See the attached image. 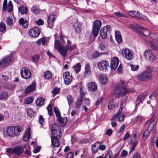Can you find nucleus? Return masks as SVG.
<instances>
[{"label":"nucleus","mask_w":158,"mask_h":158,"mask_svg":"<svg viewBox=\"0 0 158 158\" xmlns=\"http://www.w3.org/2000/svg\"><path fill=\"white\" fill-rule=\"evenodd\" d=\"M21 128L19 126H10L8 127L6 130L7 135L9 136L18 135L21 132Z\"/></svg>","instance_id":"nucleus-1"},{"label":"nucleus","mask_w":158,"mask_h":158,"mask_svg":"<svg viewBox=\"0 0 158 158\" xmlns=\"http://www.w3.org/2000/svg\"><path fill=\"white\" fill-rule=\"evenodd\" d=\"M152 74L145 71L137 75L136 77L138 81H147L152 78Z\"/></svg>","instance_id":"nucleus-2"},{"label":"nucleus","mask_w":158,"mask_h":158,"mask_svg":"<svg viewBox=\"0 0 158 158\" xmlns=\"http://www.w3.org/2000/svg\"><path fill=\"white\" fill-rule=\"evenodd\" d=\"M143 56L147 60L150 62L153 61L156 59L155 56L150 50H147L144 52Z\"/></svg>","instance_id":"nucleus-3"},{"label":"nucleus","mask_w":158,"mask_h":158,"mask_svg":"<svg viewBox=\"0 0 158 158\" xmlns=\"http://www.w3.org/2000/svg\"><path fill=\"white\" fill-rule=\"evenodd\" d=\"M21 77L24 79L29 78L31 76V72L30 69L27 67H23L20 70Z\"/></svg>","instance_id":"nucleus-4"},{"label":"nucleus","mask_w":158,"mask_h":158,"mask_svg":"<svg viewBox=\"0 0 158 158\" xmlns=\"http://www.w3.org/2000/svg\"><path fill=\"white\" fill-rule=\"evenodd\" d=\"M123 56L127 60H130L132 59L133 55L132 52L128 48L123 49L122 52Z\"/></svg>","instance_id":"nucleus-5"},{"label":"nucleus","mask_w":158,"mask_h":158,"mask_svg":"<svg viewBox=\"0 0 158 158\" xmlns=\"http://www.w3.org/2000/svg\"><path fill=\"white\" fill-rule=\"evenodd\" d=\"M40 33V30L39 27H35L30 29L29 31L30 36L32 38L38 37Z\"/></svg>","instance_id":"nucleus-6"},{"label":"nucleus","mask_w":158,"mask_h":158,"mask_svg":"<svg viewBox=\"0 0 158 158\" xmlns=\"http://www.w3.org/2000/svg\"><path fill=\"white\" fill-rule=\"evenodd\" d=\"M132 92L131 89H114V93L117 97L119 98L123 96L127 93Z\"/></svg>","instance_id":"nucleus-7"},{"label":"nucleus","mask_w":158,"mask_h":158,"mask_svg":"<svg viewBox=\"0 0 158 158\" xmlns=\"http://www.w3.org/2000/svg\"><path fill=\"white\" fill-rule=\"evenodd\" d=\"M129 15L131 16L142 20H145L146 18L137 11H129Z\"/></svg>","instance_id":"nucleus-8"},{"label":"nucleus","mask_w":158,"mask_h":158,"mask_svg":"<svg viewBox=\"0 0 158 158\" xmlns=\"http://www.w3.org/2000/svg\"><path fill=\"white\" fill-rule=\"evenodd\" d=\"M63 77L65 84L66 85L69 84L72 80V74L69 71L65 72L64 73Z\"/></svg>","instance_id":"nucleus-9"},{"label":"nucleus","mask_w":158,"mask_h":158,"mask_svg":"<svg viewBox=\"0 0 158 158\" xmlns=\"http://www.w3.org/2000/svg\"><path fill=\"white\" fill-rule=\"evenodd\" d=\"M98 65L100 70L102 71H106L108 67H109L107 62L105 60H103L98 62Z\"/></svg>","instance_id":"nucleus-10"},{"label":"nucleus","mask_w":158,"mask_h":158,"mask_svg":"<svg viewBox=\"0 0 158 158\" xmlns=\"http://www.w3.org/2000/svg\"><path fill=\"white\" fill-rule=\"evenodd\" d=\"M26 146H18L14 148V153L18 156L21 155L23 153Z\"/></svg>","instance_id":"nucleus-11"},{"label":"nucleus","mask_w":158,"mask_h":158,"mask_svg":"<svg viewBox=\"0 0 158 158\" xmlns=\"http://www.w3.org/2000/svg\"><path fill=\"white\" fill-rule=\"evenodd\" d=\"M110 29L109 25L103 27L100 30V34L101 37L103 39H106L107 36V32Z\"/></svg>","instance_id":"nucleus-12"},{"label":"nucleus","mask_w":158,"mask_h":158,"mask_svg":"<svg viewBox=\"0 0 158 158\" xmlns=\"http://www.w3.org/2000/svg\"><path fill=\"white\" fill-rule=\"evenodd\" d=\"M61 138L60 135H55V136L51 137L52 143V145L56 147H58L59 145V139Z\"/></svg>","instance_id":"nucleus-13"},{"label":"nucleus","mask_w":158,"mask_h":158,"mask_svg":"<svg viewBox=\"0 0 158 158\" xmlns=\"http://www.w3.org/2000/svg\"><path fill=\"white\" fill-rule=\"evenodd\" d=\"M12 55L6 56L0 61V64L3 65H7L12 61Z\"/></svg>","instance_id":"nucleus-14"},{"label":"nucleus","mask_w":158,"mask_h":158,"mask_svg":"<svg viewBox=\"0 0 158 158\" xmlns=\"http://www.w3.org/2000/svg\"><path fill=\"white\" fill-rule=\"evenodd\" d=\"M51 134L53 136H55V135L60 134V131L56 124H53L51 126Z\"/></svg>","instance_id":"nucleus-15"},{"label":"nucleus","mask_w":158,"mask_h":158,"mask_svg":"<svg viewBox=\"0 0 158 158\" xmlns=\"http://www.w3.org/2000/svg\"><path fill=\"white\" fill-rule=\"evenodd\" d=\"M119 63L118 59L117 57L113 58L111 59L110 67L114 70H115L117 67Z\"/></svg>","instance_id":"nucleus-16"},{"label":"nucleus","mask_w":158,"mask_h":158,"mask_svg":"<svg viewBox=\"0 0 158 158\" xmlns=\"http://www.w3.org/2000/svg\"><path fill=\"white\" fill-rule=\"evenodd\" d=\"M58 51L61 55L64 57L67 55L68 50L66 47L61 46L58 49Z\"/></svg>","instance_id":"nucleus-17"},{"label":"nucleus","mask_w":158,"mask_h":158,"mask_svg":"<svg viewBox=\"0 0 158 158\" xmlns=\"http://www.w3.org/2000/svg\"><path fill=\"white\" fill-rule=\"evenodd\" d=\"M31 131V129L30 128H28L26 130L23 138V141H26L30 138Z\"/></svg>","instance_id":"nucleus-18"},{"label":"nucleus","mask_w":158,"mask_h":158,"mask_svg":"<svg viewBox=\"0 0 158 158\" xmlns=\"http://www.w3.org/2000/svg\"><path fill=\"white\" fill-rule=\"evenodd\" d=\"M137 138V135L135 133H133L132 134L131 136V139L130 141V143L132 145L136 146L137 144V141H136V139Z\"/></svg>","instance_id":"nucleus-19"},{"label":"nucleus","mask_w":158,"mask_h":158,"mask_svg":"<svg viewBox=\"0 0 158 158\" xmlns=\"http://www.w3.org/2000/svg\"><path fill=\"white\" fill-rule=\"evenodd\" d=\"M56 15L55 14H51L48 17L47 22L48 25L50 26V24L52 25L55 21Z\"/></svg>","instance_id":"nucleus-20"},{"label":"nucleus","mask_w":158,"mask_h":158,"mask_svg":"<svg viewBox=\"0 0 158 158\" xmlns=\"http://www.w3.org/2000/svg\"><path fill=\"white\" fill-rule=\"evenodd\" d=\"M130 27L132 29L136 31L138 30L139 29L143 30L144 29L145 30L147 29V28H145L137 24H131L130 25Z\"/></svg>","instance_id":"nucleus-21"},{"label":"nucleus","mask_w":158,"mask_h":158,"mask_svg":"<svg viewBox=\"0 0 158 158\" xmlns=\"http://www.w3.org/2000/svg\"><path fill=\"white\" fill-rule=\"evenodd\" d=\"M99 79L101 82L103 84H106L108 81L106 76L103 74H101L99 75Z\"/></svg>","instance_id":"nucleus-22"},{"label":"nucleus","mask_w":158,"mask_h":158,"mask_svg":"<svg viewBox=\"0 0 158 158\" xmlns=\"http://www.w3.org/2000/svg\"><path fill=\"white\" fill-rule=\"evenodd\" d=\"M58 121L60 123L61 126L62 127L64 126L67 123V119L66 117L63 118L60 117L57 118Z\"/></svg>","instance_id":"nucleus-23"},{"label":"nucleus","mask_w":158,"mask_h":158,"mask_svg":"<svg viewBox=\"0 0 158 158\" xmlns=\"http://www.w3.org/2000/svg\"><path fill=\"white\" fill-rule=\"evenodd\" d=\"M115 37L117 42L120 44L122 41V36L120 32L118 31H115Z\"/></svg>","instance_id":"nucleus-24"},{"label":"nucleus","mask_w":158,"mask_h":158,"mask_svg":"<svg viewBox=\"0 0 158 158\" xmlns=\"http://www.w3.org/2000/svg\"><path fill=\"white\" fill-rule=\"evenodd\" d=\"M119 115V114L116 113V114H114L112 118L111 119L112 121L111 126L113 127H115L117 126V123L115 121L117 120Z\"/></svg>","instance_id":"nucleus-25"},{"label":"nucleus","mask_w":158,"mask_h":158,"mask_svg":"<svg viewBox=\"0 0 158 158\" xmlns=\"http://www.w3.org/2000/svg\"><path fill=\"white\" fill-rule=\"evenodd\" d=\"M19 23L21 24L24 28H26L28 25V23L26 20H24L23 18H21L19 20Z\"/></svg>","instance_id":"nucleus-26"},{"label":"nucleus","mask_w":158,"mask_h":158,"mask_svg":"<svg viewBox=\"0 0 158 158\" xmlns=\"http://www.w3.org/2000/svg\"><path fill=\"white\" fill-rule=\"evenodd\" d=\"M45 99L41 97L38 98L35 101L36 105L40 106L44 104Z\"/></svg>","instance_id":"nucleus-27"},{"label":"nucleus","mask_w":158,"mask_h":158,"mask_svg":"<svg viewBox=\"0 0 158 158\" xmlns=\"http://www.w3.org/2000/svg\"><path fill=\"white\" fill-rule=\"evenodd\" d=\"M18 10L19 11L23 14H26L28 12L27 8L23 5L21 6L19 8Z\"/></svg>","instance_id":"nucleus-28"},{"label":"nucleus","mask_w":158,"mask_h":158,"mask_svg":"<svg viewBox=\"0 0 158 158\" xmlns=\"http://www.w3.org/2000/svg\"><path fill=\"white\" fill-rule=\"evenodd\" d=\"M87 86L88 89H97V84L93 82H91L88 83Z\"/></svg>","instance_id":"nucleus-29"},{"label":"nucleus","mask_w":158,"mask_h":158,"mask_svg":"<svg viewBox=\"0 0 158 158\" xmlns=\"http://www.w3.org/2000/svg\"><path fill=\"white\" fill-rule=\"evenodd\" d=\"M120 82L121 84H119L117 85L116 89H127V86L126 83L122 81H121Z\"/></svg>","instance_id":"nucleus-30"},{"label":"nucleus","mask_w":158,"mask_h":158,"mask_svg":"<svg viewBox=\"0 0 158 158\" xmlns=\"http://www.w3.org/2000/svg\"><path fill=\"white\" fill-rule=\"evenodd\" d=\"M81 66L80 63H78L74 65L73 68L74 70L76 73H78L80 71Z\"/></svg>","instance_id":"nucleus-31"},{"label":"nucleus","mask_w":158,"mask_h":158,"mask_svg":"<svg viewBox=\"0 0 158 158\" xmlns=\"http://www.w3.org/2000/svg\"><path fill=\"white\" fill-rule=\"evenodd\" d=\"M90 66L89 64H87L85 67V71L84 73V75L85 76L89 75L90 73Z\"/></svg>","instance_id":"nucleus-32"},{"label":"nucleus","mask_w":158,"mask_h":158,"mask_svg":"<svg viewBox=\"0 0 158 158\" xmlns=\"http://www.w3.org/2000/svg\"><path fill=\"white\" fill-rule=\"evenodd\" d=\"M52 76V73L49 71H46L44 73V77L46 79H50Z\"/></svg>","instance_id":"nucleus-33"},{"label":"nucleus","mask_w":158,"mask_h":158,"mask_svg":"<svg viewBox=\"0 0 158 158\" xmlns=\"http://www.w3.org/2000/svg\"><path fill=\"white\" fill-rule=\"evenodd\" d=\"M74 27L75 31L76 32L79 33L81 31V25L79 24L78 22H76L75 23Z\"/></svg>","instance_id":"nucleus-34"},{"label":"nucleus","mask_w":158,"mask_h":158,"mask_svg":"<svg viewBox=\"0 0 158 158\" xmlns=\"http://www.w3.org/2000/svg\"><path fill=\"white\" fill-rule=\"evenodd\" d=\"M150 135L149 131L148 130L145 131L143 134L142 139L144 141H145L146 139Z\"/></svg>","instance_id":"nucleus-35"},{"label":"nucleus","mask_w":158,"mask_h":158,"mask_svg":"<svg viewBox=\"0 0 158 158\" xmlns=\"http://www.w3.org/2000/svg\"><path fill=\"white\" fill-rule=\"evenodd\" d=\"M101 25L102 22L100 20H97L95 21L93 27L100 29Z\"/></svg>","instance_id":"nucleus-36"},{"label":"nucleus","mask_w":158,"mask_h":158,"mask_svg":"<svg viewBox=\"0 0 158 158\" xmlns=\"http://www.w3.org/2000/svg\"><path fill=\"white\" fill-rule=\"evenodd\" d=\"M47 42V40L46 38H42L36 41V43L40 45L41 44L43 45H44Z\"/></svg>","instance_id":"nucleus-37"},{"label":"nucleus","mask_w":158,"mask_h":158,"mask_svg":"<svg viewBox=\"0 0 158 158\" xmlns=\"http://www.w3.org/2000/svg\"><path fill=\"white\" fill-rule=\"evenodd\" d=\"M99 142H97L94 143L92 146V150L93 152H95L99 148Z\"/></svg>","instance_id":"nucleus-38"},{"label":"nucleus","mask_w":158,"mask_h":158,"mask_svg":"<svg viewBox=\"0 0 158 158\" xmlns=\"http://www.w3.org/2000/svg\"><path fill=\"white\" fill-rule=\"evenodd\" d=\"M115 105L112 100L110 101L108 105V108L109 110H113L115 108Z\"/></svg>","instance_id":"nucleus-39"},{"label":"nucleus","mask_w":158,"mask_h":158,"mask_svg":"<svg viewBox=\"0 0 158 158\" xmlns=\"http://www.w3.org/2000/svg\"><path fill=\"white\" fill-rule=\"evenodd\" d=\"M28 115L30 117H33L35 114L34 111L31 108H28L27 110Z\"/></svg>","instance_id":"nucleus-40"},{"label":"nucleus","mask_w":158,"mask_h":158,"mask_svg":"<svg viewBox=\"0 0 158 158\" xmlns=\"http://www.w3.org/2000/svg\"><path fill=\"white\" fill-rule=\"evenodd\" d=\"M83 98H78L75 104V107L77 108H79L81 106Z\"/></svg>","instance_id":"nucleus-41"},{"label":"nucleus","mask_w":158,"mask_h":158,"mask_svg":"<svg viewBox=\"0 0 158 158\" xmlns=\"http://www.w3.org/2000/svg\"><path fill=\"white\" fill-rule=\"evenodd\" d=\"M33 101V98L31 97L26 98L24 100L25 103L28 104L32 103Z\"/></svg>","instance_id":"nucleus-42"},{"label":"nucleus","mask_w":158,"mask_h":158,"mask_svg":"<svg viewBox=\"0 0 158 158\" xmlns=\"http://www.w3.org/2000/svg\"><path fill=\"white\" fill-rule=\"evenodd\" d=\"M129 65L131 68V70L133 71H136L139 68L138 65H134L131 63H129Z\"/></svg>","instance_id":"nucleus-43"},{"label":"nucleus","mask_w":158,"mask_h":158,"mask_svg":"<svg viewBox=\"0 0 158 158\" xmlns=\"http://www.w3.org/2000/svg\"><path fill=\"white\" fill-rule=\"evenodd\" d=\"M100 29L93 27L92 33L93 35L96 37L98 35Z\"/></svg>","instance_id":"nucleus-44"},{"label":"nucleus","mask_w":158,"mask_h":158,"mask_svg":"<svg viewBox=\"0 0 158 158\" xmlns=\"http://www.w3.org/2000/svg\"><path fill=\"white\" fill-rule=\"evenodd\" d=\"M54 47L55 49L58 50V49L62 45H61V43L58 40H55Z\"/></svg>","instance_id":"nucleus-45"},{"label":"nucleus","mask_w":158,"mask_h":158,"mask_svg":"<svg viewBox=\"0 0 158 158\" xmlns=\"http://www.w3.org/2000/svg\"><path fill=\"white\" fill-rule=\"evenodd\" d=\"M8 96V93L6 92H2L0 93V99H3Z\"/></svg>","instance_id":"nucleus-46"},{"label":"nucleus","mask_w":158,"mask_h":158,"mask_svg":"<svg viewBox=\"0 0 158 158\" xmlns=\"http://www.w3.org/2000/svg\"><path fill=\"white\" fill-rule=\"evenodd\" d=\"M146 96V94L143 93L141 94L140 96L137 99L136 103H139V100H143Z\"/></svg>","instance_id":"nucleus-47"},{"label":"nucleus","mask_w":158,"mask_h":158,"mask_svg":"<svg viewBox=\"0 0 158 158\" xmlns=\"http://www.w3.org/2000/svg\"><path fill=\"white\" fill-rule=\"evenodd\" d=\"M31 12L35 14H38L39 13V11L35 6H33L31 9Z\"/></svg>","instance_id":"nucleus-48"},{"label":"nucleus","mask_w":158,"mask_h":158,"mask_svg":"<svg viewBox=\"0 0 158 158\" xmlns=\"http://www.w3.org/2000/svg\"><path fill=\"white\" fill-rule=\"evenodd\" d=\"M47 110L48 111V114L51 116L52 114V104H49L47 107Z\"/></svg>","instance_id":"nucleus-49"},{"label":"nucleus","mask_w":158,"mask_h":158,"mask_svg":"<svg viewBox=\"0 0 158 158\" xmlns=\"http://www.w3.org/2000/svg\"><path fill=\"white\" fill-rule=\"evenodd\" d=\"M6 26L5 24L2 22L0 23V32L4 31L6 30Z\"/></svg>","instance_id":"nucleus-50"},{"label":"nucleus","mask_w":158,"mask_h":158,"mask_svg":"<svg viewBox=\"0 0 158 158\" xmlns=\"http://www.w3.org/2000/svg\"><path fill=\"white\" fill-rule=\"evenodd\" d=\"M54 110L57 118L60 117V112L59 109L56 107H54Z\"/></svg>","instance_id":"nucleus-51"},{"label":"nucleus","mask_w":158,"mask_h":158,"mask_svg":"<svg viewBox=\"0 0 158 158\" xmlns=\"http://www.w3.org/2000/svg\"><path fill=\"white\" fill-rule=\"evenodd\" d=\"M67 99L68 102V104L69 106L71 105L73 102V98L70 95H68L67 97Z\"/></svg>","instance_id":"nucleus-52"},{"label":"nucleus","mask_w":158,"mask_h":158,"mask_svg":"<svg viewBox=\"0 0 158 158\" xmlns=\"http://www.w3.org/2000/svg\"><path fill=\"white\" fill-rule=\"evenodd\" d=\"M7 11L9 12H11L13 10V6L11 1H9L7 7Z\"/></svg>","instance_id":"nucleus-53"},{"label":"nucleus","mask_w":158,"mask_h":158,"mask_svg":"<svg viewBox=\"0 0 158 158\" xmlns=\"http://www.w3.org/2000/svg\"><path fill=\"white\" fill-rule=\"evenodd\" d=\"M6 22L7 25L10 26L13 24V20L9 17L6 19Z\"/></svg>","instance_id":"nucleus-54"},{"label":"nucleus","mask_w":158,"mask_h":158,"mask_svg":"<svg viewBox=\"0 0 158 158\" xmlns=\"http://www.w3.org/2000/svg\"><path fill=\"white\" fill-rule=\"evenodd\" d=\"M39 56L37 55H35L32 56L31 60L34 62H36L39 59Z\"/></svg>","instance_id":"nucleus-55"},{"label":"nucleus","mask_w":158,"mask_h":158,"mask_svg":"<svg viewBox=\"0 0 158 158\" xmlns=\"http://www.w3.org/2000/svg\"><path fill=\"white\" fill-rule=\"evenodd\" d=\"M68 49V50H70L71 51L73 50L76 47V45L75 44H70V45H66L65 46Z\"/></svg>","instance_id":"nucleus-56"},{"label":"nucleus","mask_w":158,"mask_h":158,"mask_svg":"<svg viewBox=\"0 0 158 158\" xmlns=\"http://www.w3.org/2000/svg\"><path fill=\"white\" fill-rule=\"evenodd\" d=\"M124 102H122L120 104V109H119V110L118 111L117 113L116 114L120 115L122 112V110L123 109V108L124 107Z\"/></svg>","instance_id":"nucleus-57"},{"label":"nucleus","mask_w":158,"mask_h":158,"mask_svg":"<svg viewBox=\"0 0 158 158\" xmlns=\"http://www.w3.org/2000/svg\"><path fill=\"white\" fill-rule=\"evenodd\" d=\"M36 87V83L33 82L31 85H29L26 89H35Z\"/></svg>","instance_id":"nucleus-58"},{"label":"nucleus","mask_w":158,"mask_h":158,"mask_svg":"<svg viewBox=\"0 0 158 158\" xmlns=\"http://www.w3.org/2000/svg\"><path fill=\"white\" fill-rule=\"evenodd\" d=\"M124 114H122L120 116L119 115L118 118L119 122H123L124 120Z\"/></svg>","instance_id":"nucleus-59"},{"label":"nucleus","mask_w":158,"mask_h":158,"mask_svg":"<svg viewBox=\"0 0 158 158\" xmlns=\"http://www.w3.org/2000/svg\"><path fill=\"white\" fill-rule=\"evenodd\" d=\"M84 100L85 105L89 106L90 105V100L88 98H84Z\"/></svg>","instance_id":"nucleus-60"},{"label":"nucleus","mask_w":158,"mask_h":158,"mask_svg":"<svg viewBox=\"0 0 158 158\" xmlns=\"http://www.w3.org/2000/svg\"><path fill=\"white\" fill-rule=\"evenodd\" d=\"M103 99L104 98H103V97H102L98 99L97 101L95 103V105L96 106H98L101 103V102H102V101Z\"/></svg>","instance_id":"nucleus-61"},{"label":"nucleus","mask_w":158,"mask_h":158,"mask_svg":"<svg viewBox=\"0 0 158 158\" xmlns=\"http://www.w3.org/2000/svg\"><path fill=\"white\" fill-rule=\"evenodd\" d=\"M114 14L117 16L120 17H125V15L120 12H116L114 13Z\"/></svg>","instance_id":"nucleus-62"},{"label":"nucleus","mask_w":158,"mask_h":158,"mask_svg":"<svg viewBox=\"0 0 158 158\" xmlns=\"http://www.w3.org/2000/svg\"><path fill=\"white\" fill-rule=\"evenodd\" d=\"M133 158H141V157L139 153H136L133 155Z\"/></svg>","instance_id":"nucleus-63"},{"label":"nucleus","mask_w":158,"mask_h":158,"mask_svg":"<svg viewBox=\"0 0 158 158\" xmlns=\"http://www.w3.org/2000/svg\"><path fill=\"white\" fill-rule=\"evenodd\" d=\"M74 155V153L73 152H69L67 156V158H73Z\"/></svg>","instance_id":"nucleus-64"}]
</instances>
